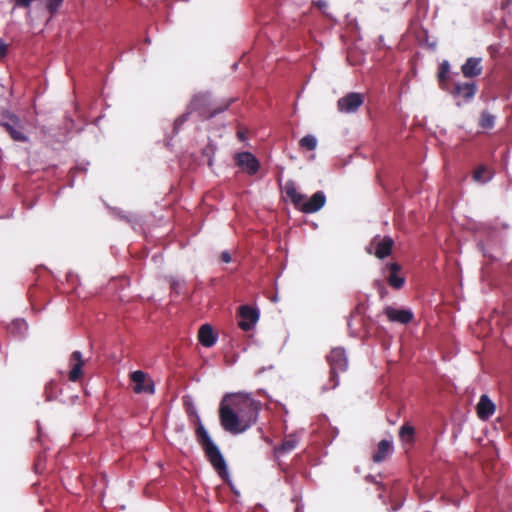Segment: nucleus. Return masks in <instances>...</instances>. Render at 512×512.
<instances>
[{"label": "nucleus", "mask_w": 512, "mask_h": 512, "mask_svg": "<svg viewBox=\"0 0 512 512\" xmlns=\"http://www.w3.org/2000/svg\"><path fill=\"white\" fill-rule=\"evenodd\" d=\"M325 201V195L322 192H316L309 201L302 202L300 209L305 213H314L324 206Z\"/></svg>", "instance_id": "obj_11"}, {"label": "nucleus", "mask_w": 512, "mask_h": 512, "mask_svg": "<svg viewBox=\"0 0 512 512\" xmlns=\"http://www.w3.org/2000/svg\"><path fill=\"white\" fill-rule=\"evenodd\" d=\"M4 126L9 131L11 137L16 141H26V136L22 132V126L18 118L12 116L9 122L4 123Z\"/></svg>", "instance_id": "obj_14"}, {"label": "nucleus", "mask_w": 512, "mask_h": 512, "mask_svg": "<svg viewBox=\"0 0 512 512\" xmlns=\"http://www.w3.org/2000/svg\"><path fill=\"white\" fill-rule=\"evenodd\" d=\"M6 53V46L4 43L0 42V56L5 55Z\"/></svg>", "instance_id": "obj_28"}, {"label": "nucleus", "mask_w": 512, "mask_h": 512, "mask_svg": "<svg viewBox=\"0 0 512 512\" xmlns=\"http://www.w3.org/2000/svg\"><path fill=\"white\" fill-rule=\"evenodd\" d=\"M394 241L389 236H375L366 248L369 254H374L377 258L383 259L390 255Z\"/></svg>", "instance_id": "obj_4"}, {"label": "nucleus", "mask_w": 512, "mask_h": 512, "mask_svg": "<svg viewBox=\"0 0 512 512\" xmlns=\"http://www.w3.org/2000/svg\"><path fill=\"white\" fill-rule=\"evenodd\" d=\"M300 146L307 150H314L317 146V139L313 135H306L300 140Z\"/></svg>", "instance_id": "obj_22"}, {"label": "nucleus", "mask_w": 512, "mask_h": 512, "mask_svg": "<svg viewBox=\"0 0 512 512\" xmlns=\"http://www.w3.org/2000/svg\"><path fill=\"white\" fill-rule=\"evenodd\" d=\"M296 445H297V438L294 435H290L283 441L279 450L282 452H289V451L293 450L296 447Z\"/></svg>", "instance_id": "obj_23"}, {"label": "nucleus", "mask_w": 512, "mask_h": 512, "mask_svg": "<svg viewBox=\"0 0 512 512\" xmlns=\"http://www.w3.org/2000/svg\"><path fill=\"white\" fill-rule=\"evenodd\" d=\"M392 441L390 440H382L379 442L377 451L373 455V460L375 462L383 461L392 451Z\"/></svg>", "instance_id": "obj_17"}, {"label": "nucleus", "mask_w": 512, "mask_h": 512, "mask_svg": "<svg viewBox=\"0 0 512 512\" xmlns=\"http://www.w3.org/2000/svg\"><path fill=\"white\" fill-rule=\"evenodd\" d=\"M495 404L487 395H482L477 404V415L482 420L489 419L495 412Z\"/></svg>", "instance_id": "obj_12"}, {"label": "nucleus", "mask_w": 512, "mask_h": 512, "mask_svg": "<svg viewBox=\"0 0 512 512\" xmlns=\"http://www.w3.org/2000/svg\"><path fill=\"white\" fill-rule=\"evenodd\" d=\"M481 58L471 57L462 65L461 70L466 78L476 77L481 74Z\"/></svg>", "instance_id": "obj_13"}, {"label": "nucleus", "mask_w": 512, "mask_h": 512, "mask_svg": "<svg viewBox=\"0 0 512 512\" xmlns=\"http://www.w3.org/2000/svg\"><path fill=\"white\" fill-rule=\"evenodd\" d=\"M400 438L403 442L411 443L414 436V428L408 424L403 425L400 429Z\"/></svg>", "instance_id": "obj_21"}, {"label": "nucleus", "mask_w": 512, "mask_h": 512, "mask_svg": "<svg viewBox=\"0 0 512 512\" xmlns=\"http://www.w3.org/2000/svg\"><path fill=\"white\" fill-rule=\"evenodd\" d=\"M363 103L364 96L362 94L351 92L338 99L337 108L341 113L350 114L355 113Z\"/></svg>", "instance_id": "obj_5"}, {"label": "nucleus", "mask_w": 512, "mask_h": 512, "mask_svg": "<svg viewBox=\"0 0 512 512\" xmlns=\"http://www.w3.org/2000/svg\"><path fill=\"white\" fill-rule=\"evenodd\" d=\"M239 316L241 318L239 326L244 331L251 330L259 320V311L248 305L239 308Z\"/></svg>", "instance_id": "obj_6"}, {"label": "nucleus", "mask_w": 512, "mask_h": 512, "mask_svg": "<svg viewBox=\"0 0 512 512\" xmlns=\"http://www.w3.org/2000/svg\"><path fill=\"white\" fill-rule=\"evenodd\" d=\"M277 300H278V299H277V297H276V296L272 299V301H274V302H276Z\"/></svg>", "instance_id": "obj_30"}, {"label": "nucleus", "mask_w": 512, "mask_h": 512, "mask_svg": "<svg viewBox=\"0 0 512 512\" xmlns=\"http://www.w3.org/2000/svg\"><path fill=\"white\" fill-rule=\"evenodd\" d=\"M285 192L291 201L298 207L301 206L304 201V195L298 193L295 184L293 182H287L285 185Z\"/></svg>", "instance_id": "obj_19"}, {"label": "nucleus", "mask_w": 512, "mask_h": 512, "mask_svg": "<svg viewBox=\"0 0 512 512\" xmlns=\"http://www.w3.org/2000/svg\"><path fill=\"white\" fill-rule=\"evenodd\" d=\"M318 5H319V7H320V8H322V7H324V6H325V4H324V3H322V2H319V4H318Z\"/></svg>", "instance_id": "obj_29"}, {"label": "nucleus", "mask_w": 512, "mask_h": 512, "mask_svg": "<svg viewBox=\"0 0 512 512\" xmlns=\"http://www.w3.org/2000/svg\"><path fill=\"white\" fill-rule=\"evenodd\" d=\"M82 354L79 351H75L71 354L69 359V365L71 370L69 372V380L77 381L82 376V367L84 365Z\"/></svg>", "instance_id": "obj_10"}, {"label": "nucleus", "mask_w": 512, "mask_h": 512, "mask_svg": "<svg viewBox=\"0 0 512 512\" xmlns=\"http://www.w3.org/2000/svg\"><path fill=\"white\" fill-rule=\"evenodd\" d=\"M221 259H222V261H224L225 263H229V262L231 261V256H230V254H229L228 252H226V251H225V252H223V253L221 254Z\"/></svg>", "instance_id": "obj_27"}, {"label": "nucleus", "mask_w": 512, "mask_h": 512, "mask_svg": "<svg viewBox=\"0 0 512 512\" xmlns=\"http://www.w3.org/2000/svg\"><path fill=\"white\" fill-rule=\"evenodd\" d=\"M196 433H197V438H198L199 442L201 443L202 447L205 450L207 457L209 458V461L211 462L213 467L218 471L219 475L222 478H225L227 476V469H226L225 461H224L218 447L213 443L207 430L204 428V426L201 423H199Z\"/></svg>", "instance_id": "obj_2"}, {"label": "nucleus", "mask_w": 512, "mask_h": 512, "mask_svg": "<svg viewBox=\"0 0 512 512\" xmlns=\"http://www.w3.org/2000/svg\"><path fill=\"white\" fill-rule=\"evenodd\" d=\"M198 338L200 343L205 347H211L216 342V335L214 334L212 327L208 324L201 326Z\"/></svg>", "instance_id": "obj_16"}, {"label": "nucleus", "mask_w": 512, "mask_h": 512, "mask_svg": "<svg viewBox=\"0 0 512 512\" xmlns=\"http://www.w3.org/2000/svg\"><path fill=\"white\" fill-rule=\"evenodd\" d=\"M219 412L223 428L230 433L238 434L256 421L258 408L250 397L233 394L222 399Z\"/></svg>", "instance_id": "obj_1"}, {"label": "nucleus", "mask_w": 512, "mask_h": 512, "mask_svg": "<svg viewBox=\"0 0 512 512\" xmlns=\"http://www.w3.org/2000/svg\"><path fill=\"white\" fill-rule=\"evenodd\" d=\"M450 65L448 61H443L440 65V72H439V80L440 82H443L446 79L447 74L449 73Z\"/></svg>", "instance_id": "obj_25"}, {"label": "nucleus", "mask_w": 512, "mask_h": 512, "mask_svg": "<svg viewBox=\"0 0 512 512\" xmlns=\"http://www.w3.org/2000/svg\"><path fill=\"white\" fill-rule=\"evenodd\" d=\"M473 177H474L475 181L480 182V183H485L491 179L492 174L486 167H479L474 172Z\"/></svg>", "instance_id": "obj_20"}, {"label": "nucleus", "mask_w": 512, "mask_h": 512, "mask_svg": "<svg viewBox=\"0 0 512 512\" xmlns=\"http://www.w3.org/2000/svg\"><path fill=\"white\" fill-rule=\"evenodd\" d=\"M494 123V116H492L489 113H483L481 116V125L484 128H490L492 127Z\"/></svg>", "instance_id": "obj_24"}, {"label": "nucleus", "mask_w": 512, "mask_h": 512, "mask_svg": "<svg viewBox=\"0 0 512 512\" xmlns=\"http://www.w3.org/2000/svg\"><path fill=\"white\" fill-rule=\"evenodd\" d=\"M454 93L466 100H470L476 93V86L473 83L457 84Z\"/></svg>", "instance_id": "obj_18"}, {"label": "nucleus", "mask_w": 512, "mask_h": 512, "mask_svg": "<svg viewBox=\"0 0 512 512\" xmlns=\"http://www.w3.org/2000/svg\"><path fill=\"white\" fill-rule=\"evenodd\" d=\"M327 359L331 365V377L335 380L336 372L345 371L347 368L348 363L345 352L341 348H335L331 350Z\"/></svg>", "instance_id": "obj_7"}, {"label": "nucleus", "mask_w": 512, "mask_h": 512, "mask_svg": "<svg viewBox=\"0 0 512 512\" xmlns=\"http://www.w3.org/2000/svg\"><path fill=\"white\" fill-rule=\"evenodd\" d=\"M61 2L62 0H47V5L50 10L54 11L57 9Z\"/></svg>", "instance_id": "obj_26"}, {"label": "nucleus", "mask_w": 512, "mask_h": 512, "mask_svg": "<svg viewBox=\"0 0 512 512\" xmlns=\"http://www.w3.org/2000/svg\"><path fill=\"white\" fill-rule=\"evenodd\" d=\"M235 160L243 171L254 174L259 169V161L249 152H242L236 155Z\"/></svg>", "instance_id": "obj_8"}, {"label": "nucleus", "mask_w": 512, "mask_h": 512, "mask_svg": "<svg viewBox=\"0 0 512 512\" xmlns=\"http://www.w3.org/2000/svg\"><path fill=\"white\" fill-rule=\"evenodd\" d=\"M387 270L390 272L388 277V283L390 286L396 289H400L404 285V278L398 275L400 271V266L397 263H390L387 265Z\"/></svg>", "instance_id": "obj_15"}, {"label": "nucleus", "mask_w": 512, "mask_h": 512, "mask_svg": "<svg viewBox=\"0 0 512 512\" xmlns=\"http://www.w3.org/2000/svg\"><path fill=\"white\" fill-rule=\"evenodd\" d=\"M130 379L135 393L149 395L155 393V383L147 373L141 370L134 371L130 374Z\"/></svg>", "instance_id": "obj_3"}, {"label": "nucleus", "mask_w": 512, "mask_h": 512, "mask_svg": "<svg viewBox=\"0 0 512 512\" xmlns=\"http://www.w3.org/2000/svg\"><path fill=\"white\" fill-rule=\"evenodd\" d=\"M384 312L387 318L392 322L406 324L413 319V313L409 309H397L389 306L385 308Z\"/></svg>", "instance_id": "obj_9"}]
</instances>
